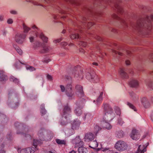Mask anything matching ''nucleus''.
Wrapping results in <instances>:
<instances>
[{
    "mask_svg": "<svg viewBox=\"0 0 153 153\" xmlns=\"http://www.w3.org/2000/svg\"><path fill=\"white\" fill-rule=\"evenodd\" d=\"M80 124V121L79 120H74L72 124V129L70 130V131H72L71 134V135L73 134L74 133V130L78 129L79 126Z\"/></svg>",
    "mask_w": 153,
    "mask_h": 153,
    "instance_id": "1a4fd4ad",
    "label": "nucleus"
},
{
    "mask_svg": "<svg viewBox=\"0 0 153 153\" xmlns=\"http://www.w3.org/2000/svg\"><path fill=\"white\" fill-rule=\"evenodd\" d=\"M65 16H63V17H61L60 19L59 18V16L57 15H54L53 16V18L54 19L55 22H60L61 20H62V19L65 18Z\"/></svg>",
    "mask_w": 153,
    "mask_h": 153,
    "instance_id": "b1692460",
    "label": "nucleus"
},
{
    "mask_svg": "<svg viewBox=\"0 0 153 153\" xmlns=\"http://www.w3.org/2000/svg\"><path fill=\"white\" fill-rule=\"evenodd\" d=\"M61 125H65L66 124V123L64 124L62 122L61 123Z\"/></svg>",
    "mask_w": 153,
    "mask_h": 153,
    "instance_id": "69168bd1",
    "label": "nucleus"
},
{
    "mask_svg": "<svg viewBox=\"0 0 153 153\" xmlns=\"http://www.w3.org/2000/svg\"><path fill=\"white\" fill-rule=\"evenodd\" d=\"M40 112L42 115H44L46 113V111L44 108V105H42L41 106Z\"/></svg>",
    "mask_w": 153,
    "mask_h": 153,
    "instance_id": "2f4dec72",
    "label": "nucleus"
},
{
    "mask_svg": "<svg viewBox=\"0 0 153 153\" xmlns=\"http://www.w3.org/2000/svg\"><path fill=\"white\" fill-rule=\"evenodd\" d=\"M56 141L58 144L60 145H65L66 144V141L64 140L56 139Z\"/></svg>",
    "mask_w": 153,
    "mask_h": 153,
    "instance_id": "393cba45",
    "label": "nucleus"
},
{
    "mask_svg": "<svg viewBox=\"0 0 153 153\" xmlns=\"http://www.w3.org/2000/svg\"><path fill=\"white\" fill-rule=\"evenodd\" d=\"M141 102L144 106L146 108L148 107L150 105L146 97L143 98L141 99Z\"/></svg>",
    "mask_w": 153,
    "mask_h": 153,
    "instance_id": "2eb2a0df",
    "label": "nucleus"
},
{
    "mask_svg": "<svg viewBox=\"0 0 153 153\" xmlns=\"http://www.w3.org/2000/svg\"><path fill=\"white\" fill-rule=\"evenodd\" d=\"M23 28L25 33L28 32L30 30V28L26 26L24 24H23Z\"/></svg>",
    "mask_w": 153,
    "mask_h": 153,
    "instance_id": "473e14b6",
    "label": "nucleus"
},
{
    "mask_svg": "<svg viewBox=\"0 0 153 153\" xmlns=\"http://www.w3.org/2000/svg\"><path fill=\"white\" fill-rule=\"evenodd\" d=\"M153 20V15H151L150 16H147L145 19V23L144 24L142 21H138L137 24V29L141 28L143 27L147 29L148 30H150L152 28L151 22Z\"/></svg>",
    "mask_w": 153,
    "mask_h": 153,
    "instance_id": "f03ea898",
    "label": "nucleus"
},
{
    "mask_svg": "<svg viewBox=\"0 0 153 153\" xmlns=\"http://www.w3.org/2000/svg\"><path fill=\"white\" fill-rule=\"evenodd\" d=\"M146 151V147L144 145H140L136 153H144Z\"/></svg>",
    "mask_w": 153,
    "mask_h": 153,
    "instance_id": "f3484780",
    "label": "nucleus"
},
{
    "mask_svg": "<svg viewBox=\"0 0 153 153\" xmlns=\"http://www.w3.org/2000/svg\"><path fill=\"white\" fill-rule=\"evenodd\" d=\"M30 42H32L33 40V37H31L30 38Z\"/></svg>",
    "mask_w": 153,
    "mask_h": 153,
    "instance_id": "5fc2aeb1",
    "label": "nucleus"
},
{
    "mask_svg": "<svg viewBox=\"0 0 153 153\" xmlns=\"http://www.w3.org/2000/svg\"><path fill=\"white\" fill-rule=\"evenodd\" d=\"M106 113L100 120V125L103 128L109 130L112 128V126L108 122L112 120L115 114L113 112L111 108L108 104L105 105L104 107Z\"/></svg>",
    "mask_w": 153,
    "mask_h": 153,
    "instance_id": "f257e3e1",
    "label": "nucleus"
},
{
    "mask_svg": "<svg viewBox=\"0 0 153 153\" xmlns=\"http://www.w3.org/2000/svg\"><path fill=\"white\" fill-rule=\"evenodd\" d=\"M10 13L12 14H16V12L14 10H11L10 11Z\"/></svg>",
    "mask_w": 153,
    "mask_h": 153,
    "instance_id": "8fccbe9b",
    "label": "nucleus"
},
{
    "mask_svg": "<svg viewBox=\"0 0 153 153\" xmlns=\"http://www.w3.org/2000/svg\"><path fill=\"white\" fill-rule=\"evenodd\" d=\"M35 34L36 36H38L39 35V37L44 42H47L48 41V38L45 36L42 33H41L39 34V33L38 32L37 33L35 32Z\"/></svg>",
    "mask_w": 153,
    "mask_h": 153,
    "instance_id": "dca6fc26",
    "label": "nucleus"
},
{
    "mask_svg": "<svg viewBox=\"0 0 153 153\" xmlns=\"http://www.w3.org/2000/svg\"><path fill=\"white\" fill-rule=\"evenodd\" d=\"M115 148L119 151H123L127 149L126 143L122 140L118 141L115 144Z\"/></svg>",
    "mask_w": 153,
    "mask_h": 153,
    "instance_id": "7ed1b4c3",
    "label": "nucleus"
},
{
    "mask_svg": "<svg viewBox=\"0 0 153 153\" xmlns=\"http://www.w3.org/2000/svg\"><path fill=\"white\" fill-rule=\"evenodd\" d=\"M130 86L132 87H136L138 85V81L135 80H133L129 82Z\"/></svg>",
    "mask_w": 153,
    "mask_h": 153,
    "instance_id": "412c9836",
    "label": "nucleus"
},
{
    "mask_svg": "<svg viewBox=\"0 0 153 153\" xmlns=\"http://www.w3.org/2000/svg\"><path fill=\"white\" fill-rule=\"evenodd\" d=\"M33 4H34L35 5H38V4H36V3H34Z\"/></svg>",
    "mask_w": 153,
    "mask_h": 153,
    "instance_id": "774afa93",
    "label": "nucleus"
},
{
    "mask_svg": "<svg viewBox=\"0 0 153 153\" xmlns=\"http://www.w3.org/2000/svg\"><path fill=\"white\" fill-rule=\"evenodd\" d=\"M93 64L96 65H97V63H93Z\"/></svg>",
    "mask_w": 153,
    "mask_h": 153,
    "instance_id": "e2e57ef3",
    "label": "nucleus"
},
{
    "mask_svg": "<svg viewBox=\"0 0 153 153\" xmlns=\"http://www.w3.org/2000/svg\"><path fill=\"white\" fill-rule=\"evenodd\" d=\"M61 45L63 46H65L67 45V43L65 42H62L61 43Z\"/></svg>",
    "mask_w": 153,
    "mask_h": 153,
    "instance_id": "de8ad7c7",
    "label": "nucleus"
},
{
    "mask_svg": "<svg viewBox=\"0 0 153 153\" xmlns=\"http://www.w3.org/2000/svg\"><path fill=\"white\" fill-rule=\"evenodd\" d=\"M117 137L119 138H121L123 137V133L122 131H120L118 132L117 134Z\"/></svg>",
    "mask_w": 153,
    "mask_h": 153,
    "instance_id": "c9c22d12",
    "label": "nucleus"
},
{
    "mask_svg": "<svg viewBox=\"0 0 153 153\" xmlns=\"http://www.w3.org/2000/svg\"><path fill=\"white\" fill-rule=\"evenodd\" d=\"M32 28L33 29H37V27L35 26V25H34L33 26V27H32Z\"/></svg>",
    "mask_w": 153,
    "mask_h": 153,
    "instance_id": "052dcab7",
    "label": "nucleus"
},
{
    "mask_svg": "<svg viewBox=\"0 0 153 153\" xmlns=\"http://www.w3.org/2000/svg\"><path fill=\"white\" fill-rule=\"evenodd\" d=\"M95 138V135L92 133H89L86 134L84 137L85 141L89 142L92 141Z\"/></svg>",
    "mask_w": 153,
    "mask_h": 153,
    "instance_id": "ddd939ff",
    "label": "nucleus"
},
{
    "mask_svg": "<svg viewBox=\"0 0 153 153\" xmlns=\"http://www.w3.org/2000/svg\"><path fill=\"white\" fill-rule=\"evenodd\" d=\"M127 104L131 108L134 110V111H136L135 108L133 105L129 102H128Z\"/></svg>",
    "mask_w": 153,
    "mask_h": 153,
    "instance_id": "4c0bfd02",
    "label": "nucleus"
},
{
    "mask_svg": "<svg viewBox=\"0 0 153 153\" xmlns=\"http://www.w3.org/2000/svg\"><path fill=\"white\" fill-rule=\"evenodd\" d=\"M61 40V39H57L56 40H55L53 41V42L55 43H56L57 42H60Z\"/></svg>",
    "mask_w": 153,
    "mask_h": 153,
    "instance_id": "c03bdc74",
    "label": "nucleus"
},
{
    "mask_svg": "<svg viewBox=\"0 0 153 153\" xmlns=\"http://www.w3.org/2000/svg\"><path fill=\"white\" fill-rule=\"evenodd\" d=\"M7 22L8 24H12L13 22V20L12 19H8Z\"/></svg>",
    "mask_w": 153,
    "mask_h": 153,
    "instance_id": "79ce46f5",
    "label": "nucleus"
},
{
    "mask_svg": "<svg viewBox=\"0 0 153 153\" xmlns=\"http://www.w3.org/2000/svg\"><path fill=\"white\" fill-rule=\"evenodd\" d=\"M126 65H129L130 64V61L129 60H127L126 61Z\"/></svg>",
    "mask_w": 153,
    "mask_h": 153,
    "instance_id": "09e8293b",
    "label": "nucleus"
},
{
    "mask_svg": "<svg viewBox=\"0 0 153 153\" xmlns=\"http://www.w3.org/2000/svg\"><path fill=\"white\" fill-rule=\"evenodd\" d=\"M41 144V142L37 140H34L33 143V146L34 147H31V148H27L25 149L26 153H34L36 149H37V145H39Z\"/></svg>",
    "mask_w": 153,
    "mask_h": 153,
    "instance_id": "39448f33",
    "label": "nucleus"
},
{
    "mask_svg": "<svg viewBox=\"0 0 153 153\" xmlns=\"http://www.w3.org/2000/svg\"><path fill=\"white\" fill-rule=\"evenodd\" d=\"M101 129V128L98 126L96 125L94 127V133L96 134L98 131H99Z\"/></svg>",
    "mask_w": 153,
    "mask_h": 153,
    "instance_id": "c756f323",
    "label": "nucleus"
},
{
    "mask_svg": "<svg viewBox=\"0 0 153 153\" xmlns=\"http://www.w3.org/2000/svg\"><path fill=\"white\" fill-rule=\"evenodd\" d=\"M103 94V92H102L100 93V94L98 97V98L97 99V104H98L101 103L102 101V96Z\"/></svg>",
    "mask_w": 153,
    "mask_h": 153,
    "instance_id": "a878e982",
    "label": "nucleus"
},
{
    "mask_svg": "<svg viewBox=\"0 0 153 153\" xmlns=\"http://www.w3.org/2000/svg\"><path fill=\"white\" fill-rule=\"evenodd\" d=\"M70 37L71 39H77L79 38V36L78 34H72L70 35Z\"/></svg>",
    "mask_w": 153,
    "mask_h": 153,
    "instance_id": "f704fd0d",
    "label": "nucleus"
},
{
    "mask_svg": "<svg viewBox=\"0 0 153 153\" xmlns=\"http://www.w3.org/2000/svg\"><path fill=\"white\" fill-rule=\"evenodd\" d=\"M7 76L4 74L0 73V81H4L5 80L7 79Z\"/></svg>",
    "mask_w": 153,
    "mask_h": 153,
    "instance_id": "cd10ccee",
    "label": "nucleus"
},
{
    "mask_svg": "<svg viewBox=\"0 0 153 153\" xmlns=\"http://www.w3.org/2000/svg\"><path fill=\"white\" fill-rule=\"evenodd\" d=\"M120 75L124 78H126L128 77L127 74L125 72L124 69H120Z\"/></svg>",
    "mask_w": 153,
    "mask_h": 153,
    "instance_id": "4be33fe9",
    "label": "nucleus"
},
{
    "mask_svg": "<svg viewBox=\"0 0 153 153\" xmlns=\"http://www.w3.org/2000/svg\"><path fill=\"white\" fill-rule=\"evenodd\" d=\"M3 16H0V21L3 20Z\"/></svg>",
    "mask_w": 153,
    "mask_h": 153,
    "instance_id": "6e6d98bb",
    "label": "nucleus"
},
{
    "mask_svg": "<svg viewBox=\"0 0 153 153\" xmlns=\"http://www.w3.org/2000/svg\"><path fill=\"white\" fill-rule=\"evenodd\" d=\"M103 151L105 152V153H118V152H114L113 150H109L107 148H105Z\"/></svg>",
    "mask_w": 153,
    "mask_h": 153,
    "instance_id": "7c9ffc66",
    "label": "nucleus"
},
{
    "mask_svg": "<svg viewBox=\"0 0 153 153\" xmlns=\"http://www.w3.org/2000/svg\"><path fill=\"white\" fill-rule=\"evenodd\" d=\"M79 51H80V52H81L84 53L85 51L83 49H82V48H80L79 49Z\"/></svg>",
    "mask_w": 153,
    "mask_h": 153,
    "instance_id": "3c124183",
    "label": "nucleus"
},
{
    "mask_svg": "<svg viewBox=\"0 0 153 153\" xmlns=\"http://www.w3.org/2000/svg\"><path fill=\"white\" fill-rule=\"evenodd\" d=\"M72 143L73 144L75 145L76 147H79L83 146V142L81 141L79 136L76 137L75 139L73 140Z\"/></svg>",
    "mask_w": 153,
    "mask_h": 153,
    "instance_id": "9d476101",
    "label": "nucleus"
},
{
    "mask_svg": "<svg viewBox=\"0 0 153 153\" xmlns=\"http://www.w3.org/2000/svg\"><path fill=\"white\" fill-rule=\"evenodd\" d=\"M50 60L49 59H48V61L46 60H44L43 62L44 63H48L50 61Z\"/></svg>",
    "mask_w": 153,
    "mask_h": 153,
    "instance_id": "4d7b16f0",
    "label": "nucleus"
},
{
    "mask_svg": "<svg viewBox=\"0 0 153 153\" xmlns=\"http://www.w3.org/2000/svg\"><path fill=\"white\" fill-rule=\"evenodd\" d=\"M38 135L39 137L40 140H45L46 141L50 140L53 137L52 135L50 136H47L46 137L45 136L44 138L43 137L44 135L43 134V130H40L39 132Z\"/></svg>",
    "mask_w": 153,
    "mask_h": 153,
    "instance_id": "6e6552de",
    "label": "nucleus"
},
{
    "mask_svg": "<svg viewBox=\"0 0 153 153\" xmlns=\"http://www.w3.org/2000/svg\"><path fill=\"white\" fill-rule=\"evenodd\" d=\"M71 112V109L70 107L68 105H65L64 107L63 112L62 114V116L66 118L67 116Z\"/></svg>",
    "mask_w": 153,
    "mask_h": 153,
    "instance_id": "f8f14e48",
    "label": "nucleus"
},
{
    "mask_svg": "<svg viewBox=\"0 0 153 153\" xmlns=\"http://www.w3.org/2000/svg\"><path fill=\"white\" fill-rule=\"evenodd\" d=\"M75 113L78 116H79L82 114V111L80 107L77 108L75 110Z\"/></svg>",
    "mask_w": 153,
    "mask_h": 153,
    "instance_id": "bb28decb",
    "label": "nucleus"
},
{
    "mask_svg": "<svg viewBox=\"0 0 153 153\" xmlns=\"http://www.w3.org/2000/svg\"><path fill=\"white\" fill-rule=\"evenodd\" d=\"M26 36V34L24 33H17L15 36V40L19 43H22Z\"/></svg>",
    "mask_w": 153,
    "mask_h": 153,
    "instance_id": "423d86ee",
    "label": "nucleus"
},
{
    "mask_svg": "<svg viewBox=\"0 0 153 153\" xmlns=\"http://www.w3.org/2000/svg\"><path fill=\"white\" fill-rule=\"evenodd\" d=\"M48 153H56V152L55 150H52V151H50L48 152Z\"/></svg>",
    "mask_w": 153,
    "mask_h": 153,
    "instance_id": "864d4df0",
    "label": "nucleus"
},
{
    "mask_svg": "<svg viewBox=\"0 0 153 153\" xmlns=\"http://www.w3.org/2000/svg\"><path fill=\"white\" fill-rule=\"evenodd\" d=\"M72 85L70 84L67 85L65 88L63 85L60 86L62 91L64 92L65 91L66 95L70 97H72L74 95L72 93Z\"/></svg>",
    "mask_w": 153,
    "mask_h": 153,
    "instance_id": "20e7f679",
    "label": "nucleus"
},
{
    "mask_svg": "<svg viewBox=\"0 0 153 153\" xmlns=\"http://www.w3.org/2000/svg\"><path fill=\"white\" fill-rule=\"evenodd\" d=\"M118 123L120 125H122L123 123V121L122 120V119L120 118L118 119Z\"/></svg>",
    "mask_w": 153,
    "mask_h": 153,
    "instance_id": "a19ab883",
    "label": "nucleus"
},
{
    "mask_svg": "<svg viewBox=\"0 0 153 153\" xmlns=\"http://www.w3.org/2000/svg\"><path fill=\"white\" fill-rule=\"evenodd\" d=\"M69 153H76L75 151H74V150H73L71 152H70Z\"/></svg>",
    "mask_w": 153,
    "mask_h": 153,
    "instance_id": "13d9d810",
    "label": "nucleus"
},
{
    "mask_svg": "<svg viewBox=\"0 0 153 153\" xmlns=\"http://www.w3.org/2000/svg\"><path fill=\"white\" fill-rule=\"evenodd\" d=\"M119 1H117L114 4V6L117 11L120 13H122L123 11V9L122 7L118 3Z\"/></svg>",
    "mask_w": 153,
    "mask_h": 153,
    "instance_id": "a211bd4d",
    "label": "nucleus"
},
{
    "mask_svg": "<svg viewBox=\"0 0 153 153\" xmlns=\"http://www.w3.org/2000/svg\"><path fill=\"white\" fill-rule=\"evenodd\" d=\"M78 149V153H86V149L83 146L79 147Z\"/></svg>",
    "mask_w": 153,
    "mask_h": 153,
    "instance_id": "5701e85b",
    "label": "nucleus"
},
{
    "mask_svg": "<svg viewBox=\"0 0 153 153\" xmlns=\"http://www.w3.org/2000/svg\"><path fill=\"white\" fill-rule=\"evenodd\" d=\"M14 48L16 50L17 52L20 54L22 55V50L20 48L17 46L16 45H13Z\"/></svg>",
    "mask_w": 153,
    "mask_h": 153,
    "instance_id": "c85d7f7f",
    "label": "nucleus"
},
{
    "mask_svg": "<svg viewBox=\"0 0 153 153\" xmlns=\"http://www.w3.org/2000/svg\"><path fill=\"white\" fill-rule=\"evenodd\" d=\"M48 79L50 80H52V77L51 76L49 75H48L47 76Z\"/></svg>",
    "mask_w": 153,
    "mask_h": 153,
    "instance_id": "37998d69",
    "label": "nucleus"
},
{
    "mask_svg": "<svg viewBox=\"0 0 153 153\" xmlns=\"http://www.w3.org/2000/svg\"><path fill=\"white\" fill-rule=\"evenodd\" d=\"M10 80H13V82H15L18 83V80L15 78V77H13L10 78Z\"/></svg>",
    "mask_w": 153,
    "mask_h": 153,
    "instance_id": "ea45409f",
    "label": "nucleus"
},
{
    "mask_svg": "<svg viewBox=\"0 0 153 153\" xmlns=\"http://www.w3.org/2000/svg\"><path fill=\"white\" fill-rule=\"evenodd\" d=\"M20 153H26L25 149H23L21 150L20 152Z\"/></svg>",
    "mask_w": 153,
    "mask_h": 153,
    "instance_id": "a18cd8bd",
    "label": "nucleus"
},
{
    "mask_svg": "<svg viewBox=\"0 0 153 153\" xmlns=\"http://www.w3.org/2000/svg\"><path fill=\"white\" fill-rule=\"evenodd\" d=\"M40 46H42V48H43V50L41 51L42 53L46 52L48 51V47L44 45H42V44L39 43H38V44L37 45L36 47H34L35 48H37Z\"/></svg>",
    "mask_w": 153,
    "mask_h": 153,
    "instance_id": "6ab92c4d",
    "label": "nucleus"
},
{
    "mask_svg": "<svg viewBox=\"0 0 153 153\" xmlns=\"http://www.w3.org/2000/svg\"><path fill=\"white\" fill-rule=\"evenodd\" d=\"M93 23L92 22H89V23L88 24V27H89V26L91 25V26L93 25Z\"/></svg>",
    "mask_w": 153,
    "mask_h": 153,
    "instance_id": "603ef678",
    "label": "nucleus"
},
{
    "mask_svg": "<svg viewBox=\"0 0 153 153\" xmlns=\"http://www.w3.org/2000/svg\"><path fill=\"white\" fill-rule=\"evenodd\" d=\"M25 137H29L30 138L31 137V136L30 135H29V134H26L25 135Z\"/></svg>",
    "mask_w": 153,
    "mask_h": 153,
    "instance_id": "bf43d9fd",
    "label": "nucleus"
},
{
    "mask_svg": "<svg viewBox=\"0 0 153 153\" xmlns=\"http://www.w3.org/2000/svg\"><path fill=\"white\" fill-rule=\"evenodd\" d=\"M115 111L117 115H120V111L119 108L116 107L115 108Z\"/></svg>",
    "mask_w": 153,
    "mask_h": 153,
    "instance_id": "72a5a7b5",
    "label": "nucleus"
},
{
    "mask_svg": "<svg viewBox=\"0 0 153 153\" xmlns=\"http://www.w3.org/2000/svg\"><path fill=\"white\" fill-rule=\"evenodd\" d=\"M130 51H127V53H128V54H129V53H130Z\"/></svg>",
    "mask_w": 153,
    "mask_h": 153,
    "instance_id": "338daca9",
    "label": "nucleus"
},
{
    "mask_svg": "<svg viewBox=\"0 0 153 153\" xmlns=\"http://www.w3.org/2000/svg\"><path fill=\"white\" fill-rule=\"evenodd\" d=\"M79 45L83 47H85L87 45V43L83 41H80L79 42Z\"/></svg>",
    "mask_w": 153,
    "mask_h": 153,
    "instance_id": "e433bc0d",
    "label": "nucleus"
},
{
    "mask_svg": "<svg viewBox=\"0 0 153 153\" xmlns=\"http://www.w3.org/2000/svg\"><path fill=\"white\" fill-rule=\"evenodd\" d=\"M90 115L89 114H86L85 115V119L87 118L88 119H89V117H90Z\"/></svg>",
    "mask_w": 153,
    "mask_h": 153,
    "instance_id": "49530a36",
    "label": "nucleus"
},
{
    "mask_svg": "<svg viewBox=\"0 0 153 153\" xmlns=\"http://www.w3.org/2000/svg\"><path fill=\"white\" fill-rule=\"evenodd\" d=\"M130 136L132 139L135 140H138L140 137V133L135 129L132 130Z\"/></svg>",
    "mask_w": 153,
    "mask_h": 153,
    "instance_id": "9b49d317",
    "label": "nucleus"
},
{
    "mask_svg": "<svg viewBox=\"0 0 153 153\" xmlns=\"http://www.w3.org/2000/svg\"><path fill=\"white\" fill-rule=\"evenodd\" d=\"M87 78L89 80L94 79V82H97L99 81V79L98 76L95 74H93V75H91L90 73H88L86 75Z\"/></svg>",
    "mask_w": 153,
    "mask_h": 153,
    "instance_id": "4468645a",
    "label": "nucleus"
},
{
    "mask_svg": "<svg viewBox=\"0 0 153 153\" xmlns=\"http://www.w3.org/2000/svg\"><path fill=\"white\" fill-rule=\"evenodd\" d=\"M97 142L96 141L91 142L89 144V147L93 149H95L98 146Z\"/></svg>",
    "mask_w": 153,
    "mask_h": 153,
    "instance_id": "aec40b11",
    "label": "nucleus"
},
{
    "mask_svg": "<svg viewBox=\"0 0 153 153\" xmlns=\"http://www.w3.org/2000/svg\"><path fill=\"white\" fill-rule=\"evenodd\" d=\"M76 94L79 97H82L84 95V93L82 90V87L79 85L76 86L75 88Z\"/></svg>",
    "mask_w": 153,
    "mask_h": 153,
    "instance_id": "0eeeda50",
    "label": "nucleus"
},
{
    "mask_svg": "<svg viewBox=\"0 0 153 153\" xmlns=\"http://www.w3.org/2000/svg\"><path fill=\"white\" fill-rule=\"evenodd\" d=\"M0 153H5V152L4 150H1Z\"/></svg>",
    "mask_w": 153,
    "mask_h": 153,
    "instance_id": "680f3d73",
    "label": "nucleus"
},
{
    "mask_svg": "<svg viewBox=\"0 0 153 153\" xmlns=\"http://www.w3.org/2000/svg\"><path fill=\"white\" fill-rule=\"evenodd\" d=\"M26 68L27 70H29L30 71H33L35 70V68L30 66H27Z\"/></svg>",
    "mask_w": 153,
    "mask_h": 153,
    "instance_id": "58836bf2",
    "label": "nucleus"
},
{
    "mask_svg": "<svg viewBox=\"0 0 153 153\" xmlns=\"http://www.w3.org/2000/svg\"><path fill=\"white\" fill-rule=\"evenodd\" d=\"M65 30H63L62 31V33H65Z\"/></svg>",
    "mask_w": 153,
    "mask_h": 153,
    "instance_id": "0e129e2a",
    "label": "nucleus"
}]
</instances>
